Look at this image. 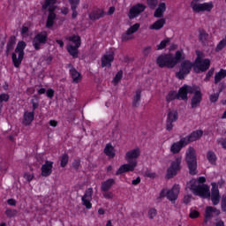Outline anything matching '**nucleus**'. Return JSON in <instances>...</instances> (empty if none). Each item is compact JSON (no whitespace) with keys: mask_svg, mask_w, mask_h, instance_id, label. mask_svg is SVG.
Instances as JSON below:
<instances>
[{"mask_svg":"<svg viewBox=\"0 0 226 226\" xmlns=\"http://www.w3.org/2000/svg\"><path fill=\"white\" fill-rule=\"evenodd\" d=\"M68 154H64V155H62L61 158V167H64L65 165H68Z\"/></svg>","mask_w":226,"mask_h":226,"instance_id":"obj_45","label":"nucleus"},{"mask_svg":"<svg viewBox=\"0 0 226 226\" xmlns=\"http://www.w3.org/2000/svg\"><path fill=\"white\" fill-rule=\"evenodd\" d=\"M114 185H116V180L114 178H109L102 183L101 190L102 192H109V190L114 186Z\"/></svg>","mask_w":226,"mask_h":226,"instance_id":"obj_30","label":"nucleus"},{"mask_svg":"<svg viewBox=\"0 0 226 226\" xmlns=\"http://www.w3.org/2000/svg\"><path fill=\"white\" fill-rule=\"evenodd\" d=\"M17 213H19L17 209L7 208L5 210L7 218H13V216H17Z\"/></svg>","mask_w":226,"mask_h":226,"instance_id":"obj_40","label":"nucleus"},{"mask_svg":"<svg viewBox=\"0 0 226 226\" xmlns=\"http://www.w3.org/2000/svg\"><path fill=\"white\" fill-rule=\"evenodd\" d=\"M140 29V24L135 23L134 25L131 26L126 32L122 34V41H129V40H133L135 36V33H137Z\"/></svg>","mask_w":226,"mask_h":226,"instance_id":"obj_13","label":"nucleus"},{"mask_svg":"<svg viewBox=\"0 0 226 226\" xmlns=\"http://www.w3.org/2000/svg\"><path fill=\"white\" fill-rule=\"evenodd\" d=\"M55 20H56V13H54V11H49V14L48 16V19L46 22V27H48V29H50V27L54 26Z\"/></svg>","mask_w":226,"mask_h":226,"instance_id":"obj_34","label":"nucleus"},{"mask_svg":"<svg viewBox=\"0 0 226 226\" xmlns=\"http://www.w3.org/2000/svg\"><path fill=\"white\" fill-rule=\"evenodd\" d=\"M10 100V95L7 94H0V103H3V102H8Z\"/></svg>","mask_w":226,"mask_h":226,"instance_id":"obj_51","label":"nucleus"},{"mask_svg":"<svg viewBox=\"0 0 226 226\" xmlns=\"http://www.w3.org/2000/svg\"><path fill=\"white\" fill-rule=\"evenodd\" d=\"M69 72H70V75L72 79V82H74V84H79V82H80V80H82V75L80 74V72H79L77 71L76 68L71 67Z\"/></svg>","mask_w":226,"mask_h":226,"instance_id":"obj_27","label":"nucleus"},{"mask_svg":"<svg viewBox=\"0 0 226 226\" xmlns=\"http://www.w3.org/2000/svg\"><path fill=\"white\" fill-rule=\"evenodd\" d=\"M140 156V148L136 147L134 149L129 150L126 152L124 160L127 161V163H136L137 167V159Z\"/></svg>","mask_w":226,"mask_h":226,"instance_id":"obj_15","label":"nucleus"},{"mask_svg":"<svg viewBox=\"0 0 226 226\" xmlns=\"http://www.w3.org/2000/svg\"><path fill=\"white\" fill-rule=\"evenodd\" d=\"M166 10H167V6L165 5V3H160L159 6L156 8L154 13V17H155V19H162Z\"/></svg>","mask_w":226,"mask_h":226,"instance_id":"obj_29","label":"nucleus"},{"mask_svg":"<svg viewBox=\"0 0 226 226\" xmlns=\"http://www.w3.org/2000/svg\"><path fill=\"white\" fill-rule=\"evenodd\" d=\"M145 176H147V177H150L151 179H154V177H156V173H154L151 170H147L145 172Z\"/></svg>","mask_w":226,"mask_h":226,"instance_id":"obj_55","label":"nucleus"},{"mask_svg":"<svg viewBox=\"0 0 226 226\" xmlns=\"http://www.w3.org/2000/svg\"><path fill=\"white\" fill-rule=\"evenodd\" d=\"M192 200V196L186 195L184 197V202L185 204H189V202Z\"/></svg>","mask_w":226,"mask_h":226,"instance_id":"obj_63","label":"nucleus"},{"mask_svg":"<svg viewBox=\"0 0 226 226\" xmlns=\"http://www.w3.org/2000/svg\"><path fill=\"white\" fill-rule=\"evenodd\" d=\"M193 89L192 92H187V94H193L191 102L192 109H197L200 105V102H202V93L200 90L197 89V87H191Z\"/></svg>","mask_w":226,"mask_h":226,"instance_id":"obj_11","label":"nucleus"},{"mask_svg":"<svg viewBox=\"0 0 226 226\" xmlns=\"http://www.w3.org/2000/svg\"><path fill=\"white\" fill-rule=\"evenodd\" d=\"M221 207L222 211L226 212V196H222V200H221Z\"/></svg>","mask_w":226,"mask_h":226,"instance_id":"obj_53","label":"nucleus"},{"mask_svg":"<svg viewBox=\"0 0 226 226\" xmlns=\"http://www.w3.org/2000/svg\"><path fill=\"white\" fill-rule=\"evenodd\" d=\"M200 213H199V211H197V210H191V212H190V215H189V216H190V218H199V216H200Z\"/></svg>","mask_w":226,"mask_h":226,"instance_id":"obj_54","label":"nucleus"},{"mask_svg":"<svg viewBox=\"0 0 226 226\" xmlns=\"http://www.w3.org/2000/svg\"><path fill=\"white\" fill-rule=\"evenodd\" d=\"M207 160L209 162V163H211V165H216V154H215L213 151H208L207 153Z\"/></svg>","mask_w":226,"mask_h":226,"instance_id":"obj_35","label":"nucleus"},{"mask_svg":"<svg viewBox=\"0 0 226 226\" xmlns=\"http://www.w3.org/2000/svg\"><path fill=\"white\" fill-rule=\"evenodd\" d=\"M165 19H160L157 21L154 22L152 25L149 26V29L151 31H160L165 26Z\"/></svg>","mask_w":226,"mask_h":226,"instance_id":"obj_28","label":"nucleus"},{"mask_svg":"<svg viewBox=\"0 0 226 226\" xmlns=\"http://www.w3.org/2000/svg\"><path fill=\"white\" fill-rule=\"evenodd\" d=\"M7 204L9 206H17V200H15V199H9Z\"/></svg>","mask_w":226,"mask_h":226,"instance_id":"obj_60","label":"nucleus"},{"mask_svg":"<svg viewBox=\"0 0 226 226\" xmlns=\"http://www.w3.org/2000/svg\"><path fill=\"white\" fill-rule=\"evenodd\" d=\"M180 190L181 185L175 184L171 189H162L160 192V198L163 199V197H166L170 202H176L179 197Z\"/></svg>","mask_w":226,"mask_h":226,"instance_id":"obj_4","label":"nucleus"},{"mask_svg":"<svg viewBox=\"0 0 226 226\" xmlns=\"http://www.w3.org/2000/svg\"><path fill=\"white\" fill-rule=\"evenodd\" d=\"M153 50V48L151 46H147L143 49V54L144 56H149Z\"/></svg>","mask_w":226,"mask_h":226,"instance_id":"obj_52","label":"nucleus"},{"mask_svg":"<svg viewBox=\"0 0 226 226\" xmlns=\"http://www.w3.org/2000/svg\"><path fill=\"white\" fill-rule=\"evenodd\" d=\"M132 184L134 186H137V185L140 184V177H138L136 179L132 180Z\"/></svg>","mask_w":226,"mask_h":226,"instance_id":"obj_64","label":"nucleus"},{"mask_svg":"<svg viewBox=\"0 0 226 226\" xmlns=\"http://www.w3.org/2000/svg\"><path fill=\"white\" fill-rule=\"evenodd\" d=\"M24 49H26V42L20 41L17 45L15 53L12 54V63L15 68H19V66L22 64V60L24 59Z\"/></svg>","mask_w":226,"mask_h":226,"instance_id":"obj_6","label":"nucleus"},{"mask_svg":"<svg viewBox=\"0 0 226 226\" xmlns=\"http://www.w3.org/2000/svg\"><path fill=\"white\" fill-rule=\"evenodd\" d=\"M142 94V91L140 90H137L136 94L133 97V101H132V105L133 107H138L139 106V102H140V96Z\"/></svg>","mask_w":226,"mask_h":226,"instance_id":"obj_38","label":"nucleus"},{"mask_svg":"<svg viewBox=\"0 0 226 226\" xmlns=\"http://www.w3.org/2000/svg\"><path fill=\"white\" fill-rule=\"evenodd\" d=\"M225 47H226V37L224 39H222V41H220V42L217 44V46L215 48V51L220 52L221 50H223V49H225Z\"/></svg>","mask_w":226,"mask_h":226,"instance_id":"obj_39","label":"nucleus"},{"mask_svg":"<svg viewBox=\"0 0 226 226\" xmlns=\"http://www.w3.org/2000/svg\"><path fill=\"white\" fill-rule=\"evenodd\" d=\"M72 167L75 170H79V167H80V161L79 159H75L72 162Z\"/></svg>","mask_w":226,"mask_h":226,"instance_id":"obj_56","label":"nucleus"},{"mask_svg":"<svg viewBox=\"0 0 226 226\" xmlns=\"http://www.w3.org/2000/svg\"><path fill=\"white\" fill-rule=\"evenodd\" d=\"M112 61H114V52H107L102 57V66L105 68L106 66L109 68L112 65Z\"/></svg>","mask_w":226,"mask_h":226,"instance_id":"obj_23","label":"nucleus"},{"mask_svg":"<svg viewBox=\"0 0 226 226\" xmlns=\"http://www.w3.org/2000/svg\"><path fill=\"white\" fill-rule=\"evenodd\" d=\"M13 45L12 44H8L6 46V55L8 56V54H10V52H11V50H13Z\"/></svg>","mask_w":226,"mask_h":226,"instance_id":"obj_61","label":"nucleus"},{"mask_svg":"<svg viewBox=\"0 0 226 226\" xmlns=\"http://www.w3.org/2000/svg\"><path fill=\"white\" fill-rule=\"evenodd\" d=\"M199 1L200 0H192L191 2V8L194 13H202L204 11L209 13L215 8L213 2L200 4Z\"/></svg>","mask_w":226,"mask_h":226,"instance_id":"obj_5","label":"nucleus"},{"mask_svg":"<svg viewBox=\"0 0 226 226\" xmlns=\"http://www.w3.org/2000/svg\"><path fill=\"white\" fill-rule=\"evenodd\" d=\"M206 183V177H200L197 179H192L186 185V189L192 192L194 195L201 197V199H209L211 196V191L209 190V185H204Z\"/></svg>","mask_w":226,"mask_h":226,"instance_id":"obj_1","label":"nucleus"},{"mask_svg":"<svg viewBox=\"0 0 226 226\" xmlns=\"http://www.w3.org/2000/svg\"><path fill=\"white\" fill-rule=\"evenodd\" d=\"M220 97V94H214L212 95H210V102H212V103H215V102L218 101V98Z\"/></svg>","mask_w":226,"mask_h":226,"instance_id":"obj_58","label":"nucleus"},{"mask_svg":"<svg viewBox=\"0 0 226 226\" xmlns=\"http://www.w3.org/2000/svg\"><path fill=\"white\" fill-rule=\"evenodd\" d=\"M46 94L48 98H54V90L52 88L48 89Z\"/></svg>","mask_w":226,"mask_h":226,"instance_id":"obj_59","label":"nucleus"},{"mask_svg":"<svg viewBox=\"0 0 226 226\" xmlns=\"http://www.w3.org/2000/svg\"><path fill=\"white\" fill-rule=\"evenodd\" d=\"M170 42V39L167 38L161 41V43L157 46V50H163L165 47H167V43Z\"/></svg>","mask_w":226,"mask_h":226,"instance_id":"obj_41","label":"nucleus"},{"mask_svg":"<svg viewBox=\"0 0 226 226\" xmlns=\"http://www.w3.org/2000/svg\"><path fill=\"white\" fill-rule=\"evenodd\" d=\"M47 32H41L34 36L33 45L35 50H40V49H41V45H45L47 43Z\"/></svg>","mask_w":226,"mask_h":226,"instance_id":"obj_12","label":"nucleus"},{"mask_svg":"<svg viewBox=\"0 0 226 226\" xmlns=\"http://www.w3.org/2000/svg\"><path fill=\"white\" fill-rule=\"evenodd\" d=\"M33 121H34V112L25 111L23 115V124L25 126H29Z\"/></svg>","mask_w":226,"mask_h":226,"instance_id":"obj_26","label":"nucleus"},{"mask_svg":"<svg viewBox=\"0 0 226 226\" xmlns=\"http://www.w3.org/2000/svg\"><path fill=\"white\" fill-rule=\"evenodd\" d=\"M104 153L106 156H109V158H114L116 156V152L114 151V147L112 145L108 144L106 145L104 148Z\"/></svg>","mask_w":226,"mask_h":226,"instance_id":"obj_33","label":"nucleus"},{"mask_svg":"<svg viewBox=\"0 0 226 226\" xmlns=\"http://www.w3.org/2000/svg\"><path fill=\"white\" fill-rule=\"evenodd\" d=\"M218 215H220V210H218L216 207H207L206 210H205L204 222L207 223L209 222V220H211V218H213V216H218Z\"/></svg>","mask_w":226,"mask_h":226,"instance_id":"obj_21","label":"nucleus"},{"mask_svg":"<svg viewBox=\"0 0 226 226\" xmlns=\"http://www.w3.org/2000/svg\"><path fill=\"white\" fill-rule=\"evenodd\" d=\"M121 79H123V71H119L116 74V76H115V78L113 79L114 84H117L119 82V80H121Z\"/></svg>","mask_w":226,"mask_h":226,"instance_id":"obj_43","label":"nucleus"},{"mask_svg":"<svg viewBox=\"0 0 226 226\" xmlns=\"http://www.w3.org/2000/svg\"><path fill=\"white\" fill-rule=\"evenodd\" d=\"M15 43H16L15 36H11V37L9 39L8 44H9V45H12V46L15 47Z\"/></svg>","mask_w":226,"mask_h":226,"instance_id":"obj_62","label":"nucleus"},{"mask_svg":"<svg viewBox=\"0 0 226 226\" xmlns=\"http://www.w3.org/2000/svg\"><path fill=\"white\" fill-rule=\"evenodd\" d=\"M146 10V5L142 4H137L133 5L129 11V19H135V17H139L142 11Z\"/></svg>","mask_w":226,"mask_h":226,"instance_id":"obj_19","label":"nucleus"},{"mask_svg":"<svg viewBox=\"0 0 226 226\" xmlns=\"http://www.w3.org/2000/svg\"><path fill=\"white\" fill-rule=\"evenodd\" d=\"M193 68V63L185 60L181 63L180 68L178 72L176 73V77L179 79L180 80H183L186 75L192 72V69Z\"/></svg>","mask_w":226,"mask_h":226,"instance_id":"obj_10","label":"nucleus"},{"mask_svg":"<svg viewBox=\"0 0 226 226\" xmlns=\"http://www.w3.org/2000/svg\"><path fill=\"white\" fill-rule=\"evenodd\" d=\"M217 144L222 146V149H226V138H220L217 139Z\"/></svg>","mask_w":226,"mask_h":226,"instance_id":"obj_48","label":"nucleus"},{"mask_svg":"<svg viewBox=\"0 0 226 226\" xmlns=\"http://www.w3.org/2000/svg\"><path fill=\"white\" fill-rule=\"evenodd\" d=\"M207 33H206V31H200V40L201 41H206V40H207Z\"/></svg>","mask_w":226,"mask_h":226,"instance_id":"obj_49","label":"nucleus"},{"mask_svg":"<svg viewBox=\"0 0 226 226\" xmlns=\"http://www.w3.org/2000/svg\"><path fill=\"white\" fill-rule=\"evenodd\" d=\"M102 197H104V199H114V193L112 192H109V191H102Z\"/></svg>","mask_w":226,"mask_h":226,"instance_id":"obj_44","label":"nucleus"},{"mask_svg":"<svg viewBox=\"0 0 226 226\" xmlns=\"http://www.w3.org/2000/svg\"><path fill=\"white\" fill-rule=\"evenodd\" d=\"M29 28L27 26H23L21 29V34L24 38H26V36H29Z\"/></svg>","mask_w":226,"mask_h":226,"instance_id":"obj_50","label":"nucleus"},{"mask_svg":"<svg viewBox=\"0 0 226 226\" xmlns=\"http://www.w3.org/2000/svg\"><path fill=\"white\" fill-rule=\"evenodd\" d=\"M72 10H77V6L80 3V0H69Z\"/></svg>","mask_w":226,"mask_h":226,"instance_id":"obj_46","label":"nucleus"},{"mask_svg":"<svg viewBox=\"0 0 226 226\" xmlns=\"http://www.w3.org/2000/svg\"><path fill=\"white\" fill-rule=\"evenodd\" d=\"M185 58V54L183 53V50H178L176 52L175 56H172V59L173 62L175 63V66L176 64H177V63H179L181 61V59Z\"/></svg>","mask_w":226,"mask_h":226,"instance_id":"obj_37","label":"nucleus"},{"mask_svg":"<svg viewBox=\"0 0 226 226\" xmlns=\"http://www.w3.org/2000/svg\"><path fill=\"white\" fill-rule=\"evenodd\" d=\"M56 3H57V0H46L42 8L43 10H49V11H54L56 10V6H54Z\"/></svg>","mask_w":226,"mask_h":226,"instance_id":"obj_32","label":"nucleus"},{"mask_svg":"<svg viewBox=\"0 0 226 226\" xmlns=\"http://www.w3.org/2000/svg\"><path fill=\"white\" fill-rule=\"evenodd\" d=\"M24 178L26 180V181H33V179H34V175L31 174V173H25L24 175Z\"/></svg>","mask_w":226,"mask_h":226,"instance_id":"obj_57","label":"nucleus"},{"mask_svg":"<svg viewBox=\"0 0 226 226\" xmlns=\"http://www.w3.org/2000/svg\"><path fill=\"white\" fill-rule=\"evenodd\" d=\"M157 211H156V208H151L148 210V218L150 220H153V218H154V216H156L157 215Z\"/></svg>","mask_w":226,"mask_h":226,"instance_id":"obj_47","label":"nucleus"},{"mask_svg":"<svg viewBox=\"0 0 226 226\" xmlns=\"http://www.w3.org/2000/svg\"><path fill=\"white\" fill-rule=\"evenodd\" d=\"M147 4L151 10H154L158 6V0H147Z\"/></svg>","mask_w":226,"mask_h":226,"instance_id":"obj_42","label":"nucleus"},{"mask_svg":"<svg viewBox=\"0 0 226 226\" xmlns=\"http://www.w3.org/2000/svg\"><path fill=\"white\" fill-rule=\"evenodd\" d=\"M179 116L177 114V111L176 110H170L167 115L166 119V130L167 132H172V128H174V124L176 121H177Z\"/></svg>","mask_w":226,"mask_h":226,"instance_id":"obj_14","label":"nucleus"},{"mask_svg":"<svg viewBox=\"0 0 226 226\" xmlns=\"http://www.w3.org/2000/svg\"><path fill=\"white\" fill-rule=\"evenodd\" d=\"M195 64L200 72H207V70H209V66H211V61L209 59L200 58V55H198Z\"/></svg>","mask_w":226,"mask_h":226,"instance_id":"obj_18","label":"nucleus"},{"mask_svg":"<svg viewBox=\"0 0 226 226\" xmlns=\"http://www.w3.org/2000/svg\"><path fill=\"white\" fill-rule=\"evenodd\" d=\"M186 146L185 140L181 139L179 141L174 142L170 147V153L177 154Z\"/></svg>","mask_w":226,"mask_h":226,"instance_id":"obj_25","label":"nucleus"},{"mask_svg":"<svg viewBox=\"0 0 226 226\" xmlns=\"http://www.w3.org/2000/svg\"><path fill=\"white\" fill-rule=\"evenodd\" d=\"M136 167H137L136 162H128V163L123 164L117 170L116 176H121V174H124L125 172H133Z\"/></svg>","mask_w":226,"mask_h":226,"instance_id":"obj_20","label":"nucleus"},{"mask_svg":"<svg viewBox=\"0 0 226 226\" xmlns=\"http://www.w3.org/2000/svg\"><path fill=\"white\" fill-rule=\"evenodd\" d=\"M156 64L159 68H174L175 66L172 54L160 55L156 59Z\"/></svg>","mask_w":226,"mask_h":226,"instance_id":"obj_9","label":"nucleus"},{"mask_svg":"<svg viewBox=\"0 0 226 226\" xmlns=\"http://www.w3.org/2000/svg\"><path fill=\"white\" fill-rule=\"evenodd\" d=\"M188 93H193V88L188 85H185L179 89L178 93L176 91L170 92L166 96V100L168 102H172L176 99L188 100Z\"/></svg>","mask_w":226,"mask_h":226,"instance_id":"obj_2","label":"nucleus"},{"mask_svg":"<svg viewBox=\"0 0 226 226\" xmlns=\"http://www.w3.org/2000/svg\"><path fill=\"white\" fill-rule=\"evenodd\" d=\"M54 162L50 161H46L45 163L41 166V176L43 177H49L50 174H52V168H53Z\"/></svg>","mask_w":226,"mask_h":226,"instance_id":"obj_24","label":"nucleus"},{"mask_svg":"<svg viewBox=\"0 0 226 226\" xmlns=\"http://www.w3.org/2000/svg\"><path fill=\"white\" fill-rule=\"evenodd\" d=\"M185 162L189 168V172L192 176L197 174V155L195 154V148L190 147L185 154Z\"/></svg>","mask_w":226,"mask_h":226,"instance_id":"obj_3","label":"nucleus"},{"mask_svg":"<svg viewBox=\"0 0 226 226\" xmlns=\"http://www.w3.org/2000/svg\"><path fill=\"white\" fill-rule=\"evenodd\" d=\"M212 189H211V194L209 197H211V200L214 206H218L220 204V190H218V184L212 183Z\"/></svg>","mask_w":226,"mask_h":226,"instance_id":"obj_17","label":"nucleus"},{"mask_svg":"<svg viewBox=\"0 0 226 226\" xmlns=\"http://www.w3.org/2000/svg\"><path fill=\"white\" fill-rule=\"evenodd\" d=\"M103 15H105V12H103L102 10L97 9L89 14V19L90 20H98V19H102Z\"/></svg>","mask_w":226,"mask_h":226,"instance_id":"obj_31","label":"nucleus"},{"mask_svg":"<svg viewBox=\"0 0 226 226\" xmlns=\"http://www.w3.org/2000/svg\"><path fill=\"white\" fill-rule=\"evenodd\" d=\"M82 204L85 206L87 209H91L93 207V204H91V201L93 200V188H88L85 194L81 198Z\"/></svg>","mask_w":226,"mask_h":226,"instance_id":"obj_16","label":"nucleus"},{"mask_svg":"<svg viewBox=\"0 0 226 226\" xmlns=\"http://www.w3.org/2000/svg\"><path fill=\"white\" fill-rule=\"evenodd\" d=\"M69 41H72V43L74 44H69L67 47V51L72 57H78L79 56V47H80V36L79 35H72L67 38Z\"/></svg>","mask_w":226,"mask_h":226,"instance_id":"obj_8","label":"nucleus"},{"mask_svg":"<svg viewBox=\"0 0 226 226\" xmlns=\"http://www.w3.org/2000/svg\"><path fill=\"white\" fill-rule=\"evenodd\" d=\"M203 132L200 130L192 132L189 136L185 138H182L184 140H185V145L188 146L190 142H195V140H199L200 137H202Z\"/></svg>","mask_w":226,"mask_h":226,"instance_id":"obj_22","label":"nucleus"},{"mask_svg":"<svg viewBox=\"0 0 226 226\" xmlns=\"http://www.w3.org/2000/svg\"><path fill=\"white\" fill-rule=\"evenodd\" d=\"M183 162V157L177 156L174 161L171 162L170 167L167 170V178L170 179L174 176H177V173L181 170V163Z\"/></svg>","mask_w":226,"mask_h":226,"instance_id":"obj_7","label":"nucleus"},{"mask_svg":"<svg viewBox=\"0 0 226 226\" xmlns=\"http://www.w3.org/2000/svg\"><path fill=\"white\" fill-rule=\"evenodd\" d=\"M226 77V70L221 69L219 72L215 73V83L218 84L222 79Z\"/></svg>","mask_w":226,"mask_h":226,"instance_id":"obj_36","label":"nucleus"}]
</instances>
